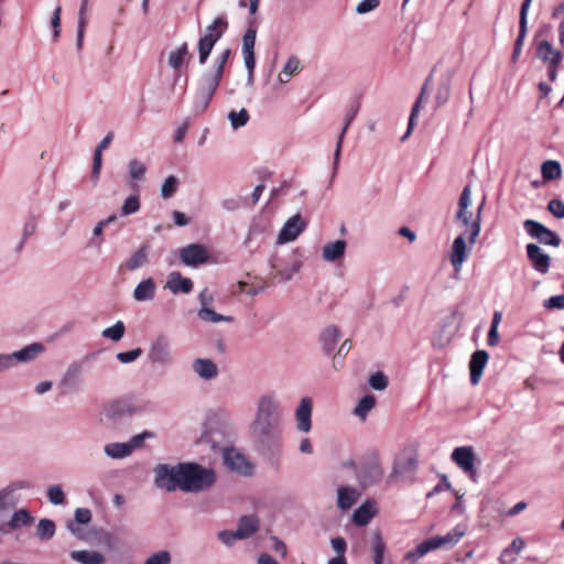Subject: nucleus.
Wrapping results in <instances>:
<instances>
[{"label": "nucleus", "instance_id": "54", "mask_svg": "<svg viewBox=\"0 0 564 564\" xmlns=\"http://www.w3.org/2000/svg\"><path fill=\"white\" fill-rule=\"evenodd\" d=\"M216 43H214L213 41L202 36L198 41V54H199V63L200 64H205V62L207 61L214 45Z\"/></svg>", "mask_w": 564, "mask_h": 564}, {"label": "nucleus", "instance_id": "36", "mask_svg": "<svg viewBox=\"0 0 564 564\" xmlns=\"http://www.w3.org/2000/svg\"><path fill=\"white\" fill-rule=\"evenodd\" d=\"M34 518L29 510L22 508L14 511L8 522V528L12 531L29 527L33 523Z\"/></svg>", "mask_w": 564, "mask_h": 564}, {"label": "nucleus", "instance_id": "6", "mask_svg": "<svg viewBox=\"0 0 564 564\" xmlns=\"http://www.w3.org/2000/svg\"><path fill=\"white\" fill-rule=\"evenodd\" d=\"M153 482L158 489L174 492L181 490L182 463L158 464L153 468Z\"/></svg>", "mask_w": 564, "mask_h": 564}, {"label": "nucleus", "instance_id": "16", "mask_svg": "<svg viewBox=\"0 0 564 564\" xmlns=\"http://www.w3.org/2000/svg\"><path fill=\"white\" fill-rule=\"evenodd\" d=\"M28 488L23 481H14L0 488V513L13 509L20 501L19 491Z\"/></svg>", "mask_w": 564, "mask_h": 564}, {"label": "nucleus", "instance_id": "17", "mask_svg": "<svg viewBox=\"0 0 564 564\" xmlns=\"http://www.w3.org/2000/svg\"><path fill=\"white\" fill-rule=\"evenodd\" d=\"M257 31L254 28L249 26L242 37V56L243 63L248 70L249 80L252 79L253 69L256 67L254 59V44H256Z\"/></svg>", "mask_w": 564, "mask_h": 564}, {"label": "nucleus", "instance_id": "23", "mask_svg": "<svg viewBox=\"0 0 564 564\" xmlns=\"http://www.w3.org/2000/svg\"><path fill=\"white\" fill-rule=\"evenodd\" d=\"M165 288L173 294H188L193 290V281L182 276L180 272L173 271L167 276Z\"/></svg>", "mask_w": 564, "mask_h": 564}, {"label": "nucleus", "instance_id": "44", "mask_svg": "<svg viewBox=\"0 0 564 564\" xmlns=\"http://www.w3.org/2000/svg\"><path fill=\"white\" fill-rule=\"evenodd\" d=\"M414 467H415V462H414V459H412L410 457L404 458V459H398L393 464V468L389 476V479L398 478V477L402 476L404 473L413 470Z\"/></svg>", "mask_w": 564, "mask_h": 564}, {"label": "nucleus", "instance_id": "9", "mask_svg": "<svg viewBox=\"0 0 564 564\" xmlns=\"http://www.w3.org/2000/svg\"><path fill=\"white\" fill-rule=\"evenodd\" d=\"M306 226V221L300 214L293 215L284 223L280 229L275 245L283 246L295 241L305 230Z\"/></svg>", "mask_w": 564, "mask_h": 564}, {"label": "nucleus", "instance_id": "48", "mask_svg": "<svg viewBox=\"0 0 564 564\" xmlns=\"http://www.w3.org/2000/svg\"><path fill=\"white\" fill-rule=\"evenodd\" d=\"M372 552H373V564H383V556L386 552V544L379 532H376L372 536Z\"/></svg>", "mask_w": 564, "mask_h": 564}, {"label": "nucleus", "instance_id": "19", "mask_svg": "<svg viewBox=\"0 0 564 564\" xmlns=\"http://www.w3.org/2000/svg\"><path fill=\"white\" fill-rule=\"evenodd\" d=\"M135 413L133 405L127 400H113L109 402L102 411V416L109 421H116L127 415Z\"/></svg>", "mask_w": 564, "mask_h": 564}, {"label": "nucleus", "instance_id": "55", "mask_svg": "<svg viewBox=\"0 0 564 564\" xmlns=\"http://www.w3.org/2000/svg\"><path fill=\"white\" fill-rule=\"evenodd\" d=\"M217 539L227 547L232 546L237 541H240V536L237 534V530H223L217 533Z\"/></svg>", "mask_w": 564, "mask_h": 564}, {"label": "nucleus", "instance_id": "10", "mask_svg": "<svg viewBox=\"0 0 564 564\" xmlns=\"http://www.w3.org/2000/svg\"><path fill=\"white\" fill-rule=\"evenodd\" d=\"M45 351V347L41 343H32L20 350L12 354H6L7 369H11L15 364H29L37 359Z\"/></svg>", "mask_w": 564, "mask_h": 564}, {"label": "nucleus", "instance_id": "30", "mask_svg": "<svg viewBox=\"0 0 564 564\" xmlns=\"http://www.w3.org/2000/svg\"><path fill=\"white\" fill-rule=\"evenodd\" d=\"M524 546L525 542L521 536L514 538L510 545L501 551L499 556V564H514Z\"/></svg>", "mask_w": 564, "mask_h": 564}, {"label": "nucleus", "instance_id": "2", "mask_svg": "<svg viewBox=\"0 0 564 564\" xmlns=\"http://www.w3.org/2000/svg\"><path fill=\"white\" fill-rule=\"evenodd\" d=\"M471 203V189L469 186H465L457 202L454 223L460 231L468 234L469 243H475L480 232V210L482 204L477 208H473Z\"/></svg>", "mask_w": 564, "mask_h": 564}, {"label": "nucleus", "instance_id": "63", "mask_svg": "<svg viewBox=\"0 0 564 564\" xmlns=\"http://www.w3.org/2000/svg\"><path fill=\"white\" fill-rule=\"evenodd\" d=\"M549 212L556 218H564V203L560 199H552L547 204Z\"/></svg>", "mask_w": 564, "mask_h": 564}, {"label": "nucleus", "instance_id": "27", "mask_svg": "<svg viewBox=\"0 0 564 564\" xmlns=\"http://www.w3.org/2000/svg\"><path fill=\"white\" fill-rule=\"evenodd\" d=\"M360 495L357 488L340 486L337 489V507L341 510L350 509L359 500Z\"/></svg>", "mask_w": 564, "mask_h": 564}, {"label": "nucleus", "instance_id": "45", "mask_svg": "<svg viewBox=\"0 0 564 564\" xmlns=\"http://www.w3.org/2000/svg\"><path fill=\"white\" fill-rule=\"evenodd\" d=\"M197 316L199 319L206 323H220V322H231L230 316H225L219 313H216L213 307H204L199 308L197 312Z\"/></svg>", "mask_w": 564, "mask_h": 564}, {"label": "nucleus", "instance_id": "35", "mask_svg": "<svg viewBox=\"0 0 564 564\" xmlns=\"http://www.w3.org/2000/svg\"><path fill=\"white\" fill-rule=\"evenodd\" d=\"M236 530L240 539H249L259 530V521L252 516L242 517Z\"/></svg>", "mask_w": 564, "mask_h": 564}, {"label": "nucleus", "instance_id": "46", "mask_svg": "<svg viewBox=\"0 0 564 564\" xmlns=\"http://www.w3.org/2000/svg\"><path fill=\"white\" fill-rule=\"evenodd\" d=\"M249 119H250L249 112L245 108H241L238 111L231 110L228 113V120L230 122V127L234 130H238V129L245 127L248 123Z\"/></svg>", "mask_w": 564, "mask_h": 564}, {"label": "nucleus", "instance_id": "49", "mask_svg": "<svg viewBox=\"0 0 564 564\" xmlns=\"http://www.w3.org/2000/svg\"><path fill=\"white\" fill-rule=\"evenodd\" d=\"M435 550L431 539L420 543L414 550L406 553L405 558L409 561H416L427 554L430 551Z\"/></svg>", "mask_w": 564, "mask_h": 564}, {"label": "nucleus", "instance_id": "12", "mask_svg": "<svg viewBox=\"0 0 564 564\" xmlns=\"http://www.w3.org/2000/svg\"><path fill=\"white\" fill-rule=\"evenodd\" d=\"M223 459L225 466L232 471L246 476L252 473V465L246 456L236 448H224Z\"/></svg>", "mask_w": 564, "mask_h": 564}, {"label": "nucleus", "instance_id": "57", "mask_svg": "<svg viewBox=\"0 0 564 564\" xmlns=\"http://www.w3.org/2000/svg\"><path fill=\"white\" fill-rule=\"evenodd\" d=\"M369 386L375 390L383 391L388 387V379L382 372L378 371L369 377Z\"/></svg>", "mask_w": 564, "mask_h": 564}, {"label": "nucleus", "instance_id": "43", "mask_svg": "<svg viewBox=\"0 0 564 564\" xmlns=\"http://www.w3.org/2000/svg\"><path fill=\"white\" fill-rule=\"evenodd\" d=\"M126 333V326L122 321L116 322L112 326L106 327L101 335L102 337L111 340V341H119L123 338Z\"/></svg>", "mask_w": 564, "mask_h": 564}, {"label": "nucleus", "instance_id": "21", "mask_svg": "<svg viewBox=\"0 0 564 564\" xmlns=\"http://www.w3.org/2000/svg\"><path fill=\"white\" fill-rule=\"evenodd\" d=\"M528 258L530 259L533 268L540 273L544 274L550 268V257L535 243L527 246Z\"/></svg>", "mask_w": 564, "mask_h": 564}, {"label": "nucleus", "instance_id": "29", "mask_svg": "<svg viewBox=\"0 0 564 564\" xmlns=\"http://www.w3.org/2000/svg\"><path fill=\"white\" fill-rule=\"evenodd\" d=\"M69 557L78 564H106L105 555L95 550H75Z\"/></svg>", "mask_w": 564, "mask_h": 564}, {"label": "nucleus", "instance_id": "11", "mask_svg": "<svg viewBox=\"0 0 564 564\" xmlns=\"http://www.w3.org/2000/svg\"><path fill=\"white\" fill-rule=\"evenodd\" d=\"M181 261L191 268H197L209 259L208 250L204 245L191 243L180 249Z\"/></svg>", "mask_w": 564, "mask_h": 564}, {"label": "nucleus", "instance_id": "15", "mask_svg": "<svg viewBox=\"0 0 564 564\" xmlns=\"http://www.w3.org/2000/svg\"><path fill=\"white\" fill-rule=\"evenodd\" d=\"M473 245L474 243H469L468 234H465V231H462L453 241L451 263L456 272L462 269Z\"/></svg>", "mask_w": 564, "mask_h": 564}, {"label": "nucleus", "instance_id": "1", "mask_svg": "<svg viewBox=\"0 0 564 564\" xmlns=\"http://www.w3.org/2000/svg\"><path fill=\"white\" fill-rule=\"evenodd\" d=\"M282 408L274 392H267L259 397L256 412L249 425L253 442L264 451L276 448L282 443Z\"/></svg>", "mask_w": 564, "mask_h": 564}, {"label": "nucleus", "instance_id": "7", "mask_svg": "<svg viewBox=\"0 0 564 564\" xmlns=\"http://www.w3.org/2000/svg\"><path fill=\"white\" fill-rule=\"evenodd\" d=\"M148 358L152 364L159 366H169L173 362L172 344L166 335L160 334L152 340Z\"/></svg>", "mask_w": 564, "mask_h": 564}, {"label": "nucleus", "instance_id": "42", "mask_svg": "<svg viewBox=\"0 0 564 564\" xmlns=\"http://www.w3.org/2000/svg\"><path fill=\"white\" fill-rule=\"evenodd\" d=\"M187 54H188L187 45L182 44L181 46H178L175 50L170 52L169 65L173 69H178L185 62Z\"/></svg>", "mask_w": 564, "mask_h": 564}, {"label": "nucleus", "instance_id": "22", "mask_svg": "<svg viewBox=\"0 0 564 564\" xmlns=\"http://www.w3.org/2000/svg\"><path fill=\"white\" fill-rule=\"evenodd\" d=\"M456 322H457V316L455 313H451L444 318L443 324L441 326L440 335H436L433 338L434 347L441 348L449 343L452 336L454 335V333L456 330Z\"/></svg>", "mask_w": 564, "mask_h": 564}, {"label": "nucleus", "instance_id": "3", "mask_svg": "<svg viewBox=\"0 0 564 564\" xmlns=\"http://www.w3.org/2000/svg\"><path fill=\"white\" fill-rule=\"evenodd\" d=\"M229 55H230V50L229 48L224 50L215 58L214 69L206 73L200 78L198 89L195 95V101H194L195 110L197 112H203L207 108L216 88L219 85L220 78L224 73V67L229 58Z\"/></svg>", "mask_w": 564, "mask_h": 564}, {"label": "nucleus", "instance_id": "60", "mask_svg": "<svg viewBox=\"0 0 564 564\" xmlns=\"http://www.w3.org/2000/svg\"><path fill=\"white\" fill-rule=\"evenodd\" d=\"M91 511L88 508H77L74 512V523L87 524L91 520Z\"/></svg>", "mask_w": 564, "mask_h": 564}, {"label": "nucleus", "instance_id": "5", "mask_svg": "<svg viewBox=\"0 0 564 564\" xmlns=\"http://www.w3.org/2000/svg\"><path fill=\"white\" fill-rule=\"evenodd\" d=\"M154 433L144 431L133 435L127 442H110L102 447L104 454L110 459H124L130 457L134 451L141 448L147 440L153 438Z\"/></svg>", "mask_w": 564, "mask_h": 564}, {"label": "nucleus", "instance_id": "39", "mask_svg": "<svg viewBox=\"0 0 564 564\" xmlns=\"http://www.w3.org/2000/svg\"><path fill=\"white\" fill-rule=\"evenodd\" d=\"M148 257H149V247L142 246L141 248H139L137 251H134L130 256L126 265L130 271L138 270L148 263Z\"/></svg>", "mask_w": 564, "mask_h": 564}, {"label": "nucleus", "instance_id": "62", "mask_svg": "<svg viewBox=\"0 0 564 564\" xmlns=\"http://www.w3.org/2000/svg\"><path fill=\"white\" fill-rule=\"evenodd\" d=\"M379 3H380L379 0H362L356 7V12L358 14L369 13V12L373 11L375 9H377Z\"/></svg>", "mask_w": 564, "mask_h": 564}, {"label": "nucleus", "instance_id": "58", "mask_svg": "<svg viewBox=\"0 0 564 564\" xmlns=\"http://www.w3.org/2000/svg\"><path fill=\"white\" fill-rule=\"evenodd\" d=\"M172 557L170 552L160 551L150 555L144 564H171Z\"/></svg>", "mask_w": 564, "mask_h": 564}, {"label": "nucleus", "instance_id": "4", "mask_svg": "<svg viewBox=\"0 0 564 564\" xmlns=\"http://www.w3.org/2000/svg\"><path fill=\"white\" fill-rule=\"evenodd\" d=\"M215 481L214 469L196 463H182L181 491L203 492L212 488Z\"/></svg>", "mask_w": 564, "mask_h": 564}, {"label": "nucleus", "instance_id": "32", "mask_svg": "<svg viewBox=\"0 0 564 564\" xmlns=\"http://www.w3.org/2000/svg\"><path fill=\"white\" fill-rule=\"evenodd\" d=\"M340 338V330L335 325L326 326L319 334V343L323 349L328 354L330 352Z\"/></svg>", "mask_w": 564, "mask_h": 564}, {"label": "nucleus", "instance_id": "14", "mask_svg": "<svg viewBox=\"0 0 564 564\" xmlns=\"http://www.w3.org/2000/svg\"><path fill=\"white\" fill-rule=\"evenodd\" d=\"M523 227H524L525 231L532 238L538 239L541 243L550 245V246H554V247H558L561 243V238L555 232H553L552 230L546 228L544 225H542L535 220H531V219L525 220L523 223Z\"/></svg>", "mask_w": 564, "mask_h": 564}, {"label": "nucleus", "instance_id": "37", "mask_svg": "<svg viewBox=\"0 0 564 564\" xmlns=\"http://www.w3.org/2000/svg\"><path fill=\"white\" fill-rule=\"evenodd\" d=\"M375 405L376 398L371 394H367L358 401L357 405L352 410V414L364 422Z\"/></svg>", "mask_w": 564, "mask_h": 564}, {"label": "nucleus", "instance_id": "50", "mask_svg": "<svg viewBox=\"0 0 564 564\" xmlns=\"http://www.w3.org/2000/svg\"><path fill=\"white\" fill-rule=\"evenodd\" d=\"M48 501L54 506H63L66 502V496L61 485H52L47 488Z\"/></svg>", "mask_w": 564, "mask_h": 564}, {"label": "nucleus", "instance_id": "20", "mask_svg": "<svg viewBox=\"0 0 564 564\" xmlns=\"http://www.w3.org/2000/svg\"><path fill=\"white\" fill-rule=\"evenodd\" d=\"M193 372L204 381H212L217 378L219 371L216 362L209 358H196L192 362Z\"/></svg>", "mask_w": 564, "mask_h": 564}, {"label": "nucleus", "instance_id": "26", "mask_svg": "<svg viewBox=\"0 0 564 564\" xmlns=\"http://www.w3.org/2000/svg\"><path fill=\"white\" fill-rule=\"evenodd\" d=\"M488 358H489L488 354L484 350H477L471 356V359L469 362V369H470V381L474 386L479 383L481 376H482L484 368L487 365Z\"/></svg>", "mask_w": 564, "mask_h": 564}, {"label": "nucleus", "instance_id": "47", "mask_svg": "<svg viewBox=\"0 0 564 564\" xmlns=\"http://www.w3.org/2000/svg\"><path fill=\"white\" fill-rule=\"evenodd\" d=\"M128 172L131 180L141 182L144 180L147 166L142 161L132 159L128 163Z\"/></svg>", "mask_w": 564, "mask_h": 564}, {"label": "nucleus", "instance_id": "25", "mask_svg": "<svg viewBox=\"0 0 564 564\" xmlns=\"http://www.w3.org/2000/svg\"><path fill=\"white\" fill-rule=\"evenodd\" d=\"M301 70L302 64L300 58L296 55L289 56L281 72L278 74L276 84L281 86L289 83L292 77L297 75Z\"/></svg>", "mask_w": 564, "mask_h": 564}, {"label": "nucleus", "instance_id": "18", "mask_svg": "<svg viewBox=\"0 0 564 564\" xmlns=\"http://www.w3.org/2000/svg\"><path fill=\"white\" fill-rule=\"evenodd\" d=\"M347 242L343 239L327 241L321 250L323 261L327 263H338L345 258Z\"/></svg>", "mask_w": 564, "mask_h": 564}, {"label": "nucleus", "instance_id": "64", "mask_svg": "<svg viewBox=\"0 0 564 564\" xmlns=\"http://www.w3.org/2000/svg\"><path fill=\"white\" fill-rule=\"evenodd\" d=\"M543 306L547 310L564 308V295H554L544 301Z\"/></svg>", "mask_w": 564, "mask_h": 564}, {"label": "nucleus", "instance_id": "59", "mask_svg": "<svg viewBox=\"0 0 564 564\" xmlns=\"http://www.w3.org/2000/svg\"><path fill=\"white\" fill-rule=\"evenodd\" d=\"M449 96H451V86H449L448 82H445L438 87L436 96H435V101H436L437 106H443L444 104H446L447 100L449 99Z\"/></svg>", "mask_w": 564, "mask_h": 564}, {"label": "nucleus", "instance_id": "53", "mask_svg": "<svg viewBox=\"0 0 564 564\" xmlns=\"http://www.w3.org/2000/svg\"><path fill=\"white\" fill-rule=\"evenodd\" d=\"M177 185L178 180L175 176H167L161 186V196L164 199L171 198L176 193Z\"/></svg>", "mask_w": 564, "mask_h": 564}, {"label": "nucleus", "instance_id": "33", "mask_svg": "<svg viewBox=\"0 0 564 564\" xmlns=\"http://www.w3.org/2000/svg\"><path fill=\"white\" fill-rule=\"evenodd\" d=\"M228 28V21L225 15L216 18L209 25L206 26L204 37L216 43L225 33Z\"/></svg>", "mask_w": 564, "mask_h": 564}, {"label": "nucleus", "instance_id": "24", "mask_svg": "<svg viewBox=\"0 0 564 564\" xmlns=\"http://www.w3.org/2000/svg\"><path fill=\"white\" fill-rule=\"evenodd\" d=\"M536 56L551 66H558L562 61V54L555 50L547 41H540L536 46Z\"/></svg>", "mask_w": 564, "mask_h": 564}, {"label": "nucleus", "instance_id": "40", "mask_svg": "<svg viewBox=\"0 0 564 564\" xmlns=\"http://www.w3.org/2000/svg\"><path fill=\"white\" fill-rule=\"evenodd\" d=\"M541 173L545 181L558 180L562 176V166L555 160H547L542 164Z\"/></svg>", "mask_w": 564, "mask_h": 564}, {"label": "nucleus", "instance_id": "28", "mask_svg": "<svg viewBox=\"0 0 564 564\" xmlns=\"http://www.w3.org/2000/svg\"><path fill=\"white\" fill-rule=\"evenodd\" d=\"M156 284L152 278L142 280L133 290V299L137 302H149L155 297Z\"/></svg>", "mask_w": 564, "mask_h": 564}, {"label": "nucleus", "instance_id": "56", "mask_svg": "<svg viewBox=\"0 0 564 564\" xmlns=\"http://www.w3.org/2000/svg\"><path fill=\"white\" fill-rule=\"evenodd\" d=\"M141 355L142 349L135 348L129 351L118 352L116 358L120 364L128 365L134 362Z\"/></svg>", "mask_w": 564, "mask_h": 564}, {"label": "nucleus", "instance_id": "52", "mask_svg": "<svg viewBox=\"0 0 564 564\" xmlns=\"http://www.w3.org/2000/svg\"><path fill=\"white\" fill-rule=\"evenodd\" d=\"M301 268L302 262L295 261L292 265L278 270L275 272V276L279 278L282 282H288L292 280L296 273L300 272Z\"/></svg>", "mask_w": 564, "mask_h": 564}, {"label": "nucleus", "instance_id": "8", "mask_svg": "<svg viewBox=\"0 0 564 564\" xmlns=\"http://www.w3.org/2000/svg\"><path fill=\"white\" fill-rule=\"evenodd\" d=\"M451 459L473 481H476L475 465L477 457L473 446H459L453 449Z\"/></svg>", "mask_w": 564, "mask_h": 564}, {"label": "nucleus", "instance_id": "41", "mask_svg": "<svg viewBox=\"0 0 564 564\" xmlns=\"http://www.w3.org/2000/svg\"><path fill=\"white\" fill-rule=\"evenodd\" d=\"M55 523L50 519H41L36 525V535L42 541L52 539L55 534Z\"/></svg>", "mask_w": 564, "mask_h": 564}, {"label": "nucleus", "instance_id": "34", "mask_svg": "<svg viewBox=\"0 0 564 564\" xmlns=\"http://www.w3.org/2000/svg\"><path fill=\"white\" fill-rule=\"evenodd\" d=\"M464 530L459 527H456L451 532L442 536H433L431 541L434 545V549L438 547H451L455 545L464 535Z\"/></svg>", "mask_w": 564, "mask_h": 564}, {"label": "nucleus", "instance_id": "61", "mask_svg": "<svg viewBox=\"0 0 564 564\" xmlns=\"http://www.w3.org/2000/svg\"><path fill=\"white\" fill-rule=\"evenodd\" d=\"M102 165V154L94 152L91 181L96 184L99 180Z\"/></svg>", "mask_w": 564, "mask_h": 564}, {"label": "nucleus", "instance_id": "51", "mask_svg": "<svg viewBox=\"0 0 564 564\" xmlns=\"http://www.w3.org/2000/svg\"><path fill=\"white\" fill-rule=\"evenodd\" d=\"M140 209V199L137 195L128 196L121 207V216L135 214Z\"/></svg>", "mask_w": 564, "mask_h": 564}, {"label": "nucleus", "instance_id": "38", "mask_svg": "<svg viewBox=\"0 0 564 564\" xmlns=\"http://www.w3.org/2000/svg\"><path fill=\"white\" fill-rule=\"evenodd\" d=\"M531 1L532 0H524L523 3H522V7H521V12H520V32H519L518 39L516 41V46H514V51H513V57H517L519 55L520 51H521V45L523 43L525 33H527V12H528V9H529V6H530Z\"/></svg>", "mask_w": 564, "mask_h": 564}, {"label": "nucleus", "instance_id": "31", "mask_svg": "<svg viewBox=\"0 0 564 564\" xmlns=\"http://www.w3.org/2000/svg\"><path fill=\"white\" fill-rule=\"evenodd\" d=\"M378 509L373 501L364 502L352 514V521L357 525H366L377 514Z\"/></svg>", "mask_w": 564, "mask_h": 564}, {"label": "nucleus", "instance_id": "13", "mask_svg": "<svg viewBox=\"0 0 564 564\" xmlns=\"http://www.w3.org/2000/svg\"><path fill=\"white\" fill-rule=\"evenodd\" d=\"M312 415H313V400L310 397H303L300 399L295 412L294 419L296 430L300 433H308L312 430Z\"/></svg>", "mask_w": 564, "mask_h": 564}]
</instances>
